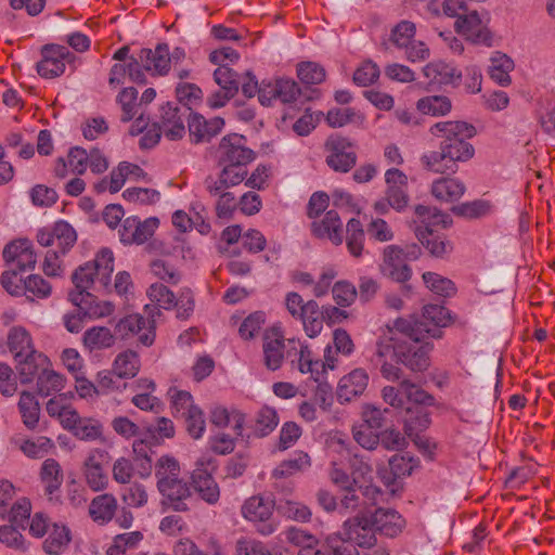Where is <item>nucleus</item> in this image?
<instances>
[{"instance_id": "1", "label": "nucleus", "mask_w": 555, "mask_h": 555, "mask_svg": "<svg viewBox=\"0 0 555 555\" xmlns=\"http://www.w3.org/2000/svg\"><path fill=\"white\" fill-rule=\"evenodd\" d=\"M428 337L440 338L441 332L437 328L430 332L422 323H415L413 318H398L380 330L371 362L384 378L391 382L400 380L403 375L399 364L411 372H425L430 366L434 348L426 340Z\"/></svg>"}, {"instance_id": "2", "label": "nucleus", "mask_w": 555, "mask_h": 555, "mask_svg": "<svg viewBox=\"0 0 555 555\" xmlns=\"http://www.w3.org/2000/svg\"><path fill=\"white\" fill-rule=\"evenodd\" d=\"M429 133L440 140L439 151L422 156L423 166L435 173H455L459 162L469 160L475 149L468 142L476 135V128L466 121H439L429 128Z\"/></svg>"}, {"instance_id": "3", "label": "nucleus", "mask_w": 555, "mask_h": 555, "mask_svg": "<svg viewBox=\"0 0 555 555\" xmlns=\"http://www.w3.org/2000/svg\"><path fill=\"white\" fill-rule=\"evenodd\" d=\"M8 347L22 384L33 382L39 370L50 363L47 356L36 350L30 333L23 326L9 331Z\"/></svg>"}, {"instance_id": "4", "label": "nucleus", "mask_w": 555, "mask_h": 555, "mask_svg": "<svg viewBox=\"0 0 555 555\" xmlns=\"http://www.w3.org/2000/svg\"><path fill=\"white\" fill-rule=\"evenodd\" d=\"M114 271V255L108 248H102L95 258L79 266L72 274L75 289L72 292L88 293L90 288L98 292L112 291L111 276Z\"/></svg>"}, {"instance_id": "5", "label": "nucleus", "mask_w": 555, "mask_h": 555, "mask_svg": "<svg viewBox=\"0 0 555 555\" xmlns=\"http://www.w3.org/2000/svg\"><path fill=\"white\" fill-rule=\"evenodd\" d=\"M170 67V54L167 43H159L155 50L143 48L137 55H131L127 64L131 81L143 85L146 82L145 72L165 75Z\"/></svg>"}, {"instance_id": "6", "label": "nucleus", "mask_w": 555, "mask_h": 555, "mask_svg": "<svg viewBox=\"0 0 555 555\" xmlns=\"http://www.w3.org/2000/svg\"><path fill=\"white\" fill-rule=\"evenodd\" d=\"M274 507L273 500L257 494L245 500L241 507V514L246 520L256 526L258 533L270 535L278 528V524L272 518Z\"/></svg>"}, {"instance_id": "7", "label": "nucleus", "mask_w": 555, "mask_h": 555, "mask_svg": "<svg viewBox=\"0 0 555 555\" xmlns=\"http://www.w3.org/2000/svg\"><path fill=\"white\" fill-rule=\"evenodd\" d=\"M326 165L339 173L349 172L357 164L356 144L339 134L330 135L324 143Z\"/></svg>"}, {"instance_id": "8", "label": "nucleus", "mask_w": 555, "mask_h": 555, "mask_svg": "<svg viewBox=\"0 0 555 555\" xmlns=\"http://www.w3.org/2000/svg\"><path fill=\"white\" fill-rule=\"evenodd\" d=\"M343 531L360 548V555H392L390 545L379 540L370 529L361 527L357 519H346Z\"/></svg>"}, {"instance_id": "9", "label": "nucleus", "mask_w": 555, "mask_h": 555, "mask_svg": "<svg viewBox=\"0 0 555 555\" xmlns=\"http://www.w3.org/2000/svg\"><path fill=\"white\" fill-rule=\"evenodd\" d=\"M155 330L156 325L153 318H145L139 313H134L126 315L117 322L115 325V335L124 340L137 336L140 345L150 347L155 341Z\"/></svg>"}, {"instance_id": "10", "label": "nucleus", "mask_w": 555, "mask_h": 555, "mask_svg": "<svg viewBox=\"0 0 555 555\" xmlns=\"http://www.w3.org/2000/svg\"><path fill=\"white\" fill-rule=\"evenodd\" d=\"M349 519H357L361 527L370 529L375 534L379 533L388 538L399 535L405 527V520L395 509L377 508L371 517L365 515H356Z\"/></svg>"}, {"instance_id": "11", "label": "nucleus", "mask_w": 555, "mask_h": 555, "mask_svg": "<svg viewBox=\"0 0 555 555\" xmlns=\"http://www.w3.org/2000/svg\"><path fill=\"white\" fill-rule=\"evenodd\" d=\"M216 464L211 459H199L191 475V485L201 499L207 504L215 505L220 499V488L212 474Z\"/></svg>"}, {"instance_id": "12", "label": "nucleus", "mask_w": 555, "mask_h": 555, "mask_svg": "<svg viewBox=\"0 0 555 555\" xmlns=\"http://www.w3.org/2000/svg\"><path fill=\"white\" fill-rule=\"evenodd\" d=\"M219 164L248 165L256 153L246 146V138L237 133L224 135L217 150Z\"/></svg>"}, {"instance_id": "13", "label": "nucleus", "mask_w": 555, "mask_h": 555, "mask_svg": "<svg viewBox=\"0 0 555 555\" xmlns=\"http://www.w3.org/2000/svg\"><path fill=\"white\" fill-rule=\"evenodd\" d=\"M77 233L66 221H57L51 228L38 231L37 242L43 247H53L61 255H65L76 243Z\"/></svg>"}, {"instance_id": "14", "label": "nucleus", "mask_w": 555, "mask_h": 555, "mask_svg": "<svg viewBox=\"0 0 555 555\" xmlns=\"http://www.w3.org/2000/svg\"><path fill=\"white\" fill-rule=\"evenodd\" d=\"M41 60L37 72L43 78H55L65 72L66 63L74 61L75 55L64 46L46 44L41 49Z\"/></svg>"}, {"instance_id": "15", "label": "nucleus", "mask_w": 555, "mask_h": 555, "mask_svg": "<svg viewBox=\"0 0 555 555\" xmlns=\"http://www.w3.org/2000/svg\"><path fill=\"white\" fill-rule=\"evenodd\" d=\"M401 253V246L388 245L383 249L379 270L382 274L395 282L404 284L412 276V269Z\"/></svg>"}, {"instance_id": "16", "label": "nucleus", "mask_w": 555, "mask_h": 555, "mask_svg": "<svg viewBox=\"0 0 555 555\" xmlns=\"http://www.w3.org/2000/svg\"><path fill=\"white\" fill-rule=\"evenodd\" d=\"M456 31L467 40L486 47L493 46V35L487 25L481 21L477 11H469L460 16L454 23Z\"/></svg>"}, {"instance_id": "17", "label": "nucleus", "mask_w": 555, "mask_h": 555, "mask_svg": "<svg viewBox=\"0 0 555 555\" xmlns=\"http://www.w3.org/2000/svg\"><path fill=\"white\" fill-rule=\"evenodd\" d=\"M159 221L155 217L140 220L138 217H128L119 230L120 241L124 244L141 245L151 238L158 228Z\"/></svg>"}, {"instance_id": "18", "label": "nucleus", "mask_w": 555, "mask_h": 555, "mask_svg": "<svg viewBox=\"0 0 555 555\" xmlns=\"http://www.w3.org/2000/svg\"><path fill=\"white\" fill-rule=\"evenodd\" d=\"M387 189L385 192L388 205L397 211L403 210L409 204L408 177L397 168L385 172Z\"/></svg>"}, {"instance_id": "19", "label": "nucleus", "mask_w": 555, "mask_h": 555, "mask_svg": "<svg viewBox=\"0 0 555 555\" xmlns=\"http://www.w3.org/2000/svg\"><path fill=\"white\" fill-rule=\"evenodd\" d=\"M423 75L427 79L428 87L442 86L457 87L462 80V72L454 65L444 61H434L423 68Z\"/></svg>"}, {"instance_id": "20", "label": "nucleus", "mask_w": 555, "mask_h": 555, "mask_svg": "<svg viewBox=\"0 0 555 555\" xmlns=\"http://www.w3.org/2000/svg\"><path fill=\"white\" fill-rule=\"evenodd\" d=\"M3 259L18 273L34 269L36 264V255L28 240H16L8 244L3 249Z\"/></svg>"}, {"instance_id": "21", "label": "nucleus", "mask_w": 555, "mask_h": 555, "mask_svg": "<svg viewBox=\"0 0 555 555\" xmlns=\"http://www.w3.org/2000/svg\"><path fill=\"white\" fill-rule=\"evenodd\" d=\"M189 135L193 143L198 144L210 141L223 128L224 120L221 117L206 119L199 114H188Z\"/></svg>"}, {"instance_id": "22", "label": "nucleus", "mask_w": 555, "mask_h": 555, "mask_svg": "<svg viewBox=\"0 0 555 555\" xmlns=\"http://www.w3.org/2000/svg\"><path fill=\"white\" fill-rule=\"evenodd\" d=\"M105 456V451L96 449L92 451L83 462L82 472L85 481L94 492L103 491L108 486V477L103 468Z\"/></svg>"}, {"instance_id": "23", "label": "nucleus", "mask_w": 555, "mask_h": 555, "mask_svg": "<svg viewBox=\"0 0 555 555\" xmlns=\"http://www.w3.org/2000/svg\"><path fill=\"white\" fill-rule=\"evenodd\" d=\"M68 300L80 309L85 317L89 319H100L108 317L114 311V305L106 300H100L91 293L69 292Z\"/></svg>"}, {"instance_id": "24", "label": "nucleus", "mask_w": 555, "mask_h": 555, "mask_svg": "<svg viewBox=\"0 0 555 555\" xmlns=\"http://www.w3.org/2000/svg\"><path fill=\"white\" fill-rule=\"evenodd\" d=\"M284 335L280 327L273 326L263 334V361L270 371L281 367L284 360Z\"/></svg>"}, {"instance_id": "25", "label": "nucleus", "mask_w": 555, "mask_h": 555, "mask_svg": "<svg viewBox=\"0 0 555 555\" xmlns=\"http://www.w3.org/2000/svg\"><path fill=\"white\" fill-rule=\"evenodd\" d=\"M185 117H188L186 112L171 103H167L160 107V121L157 124L167 139L180 140L185 134Z\"/></svg>"}, {"instance_id": "26", "label": "nucleus", "mask_w": 555, "mask_h": 555, "mask_svg": "<svg viewBox=\"0 0 555 555\" xmlns=\"http://www.w3.org/2000/svg\"><path fill=\"white\" fill-rule=\"evenodd\" d=\"M157 489L163 496V506H168L176 512H188L190 509L185 501L191 498L192 492L189 483L182 478L169 481Z\"/></svg>"}, {"instance_id": "27", "label": "nucleus", "mask_w": 555, "mask_h": 555, "mask_svg": "<svg viewBox=\"0 0 555 555\" xmlns=\"http://www.w3.org/2000/svg\"><path fill=\"white\" fill-rule=\"evenodd\" d=\"M311 232L318 238H326L335 245L344 241L343 222L336 210H328L320 221L311 223Z\"/></svg>"}, {"instance_id": "28", "label": "nucleus", "mask_w": 555, "mask_h": 555, "mask_svg": "<svg viewBox=\"0 0 555 555\" xmlns=\"http://www.w3.org/2000/svg\"><path fill=\"white\" fill-rule=\"evenodd\" d=\"M118 511V501L112 493H102L94 496L88 506V515L99 526L109 524Z\"/></svg>"}, {"instance_id": "29", "label": "nucleus", "mask_w": 555, "mask_h": 555, "mask_svg": "<svg viewBox=\"0 0 555 555\" xmlns=\"http://www.w3.org/2000/svg\"><path fill=\"white\" fill-rule=\"evenodd\" d=\"M369 375L363 369H356L345 375L338 385L337 396L340 402H350L366 389Z\"/></svg>"}, {"instance_id": "30", "label": "nucleus", "mask_w": 555, "mask_h": 555, "mask_svg": "<svg viewBox=\"0 0 555 555\" xmlns=\"http://www.w3.org/2000/svg\"><path fill=\"white\" fill-rule=\"evenodd\" d=\"M402 421L405 435L412 439L417 438L431 423L430 413L421 405L405 406Z\"/></svg>"}, {"instance_id": "31", "label": "nucleus", "mask_w": 555, "mask_h": 555, "mask_svg": "<svg viewBox=\"0 0 555 555\" xmlns=\"http://www.w3.org/2000/svg\"><path fill=\"white\" fill-rule=\"evenodd\" d=\"M465 191V184L461 180L451 177L435 180L430 188L431 195L441 203L457 202Z\"/></svg>"}, {"instance_id": "32", "label": "nucleus", "mask_w": 555, "mask_h": 555, "mask_svg": "<svg viewBox=\"0 0 555 555\" xmlns=\"http://www.w3.org/2000/svg\"><path fill=\"white\" fill-rule=\"evenodd\" d=\"M289 343H297L300 347L298 351V359L296 360V367L302 374H310L314 382H319L325 373V364L320 359H317L307 344L300 340L291 339Z\"/></svg>"}, {"instance_id": "33", "label": "nucleus", "mask_w": 555, "mask_h": 555, "mask_svg": "<svg viewBox=\"0 0 555 555\" xmlns=\"http://www.w3.org/2000/svg\"><path fill=\"white\" fill-rule=\"evenodd\" d=\"M415 235L422 245L435 257H443L452 251L453 246L443 234L429 231V228H415Z\"/></svg>"}, {"instance_id": "34", "label": "nucleus", "mask_w": 555, "mask_h": 555, "mask_svg": "<svg viewBox=\"0 0 555 555\" xmlns=\"http://www.w3.org/2000/svg\"><path fill=\"white\" fill-rule=\"evenodd\" d=\"M302 322L304 331L308 337H317L323 330V323L325 322V314L323 309L319 306L315 300H308L306 302V309L299 317Z\"/></svg>"}, {"instance_id": "35", "label": "nucleus", "mask_w": 555, "mask_h": 555, "mask_svg": "<svg viewBox=\"0 0 555 555\" xmlns=\"http://www.w3.org/2000/svg\"><path fill=\"white\" fill-rule=\"evenodd\" d=\"M72 540L69 529L64 525L54 524L42 543L43 551L49 555H60Z\"/></svg>"}, {"instance_id": "36", "label": "nucleus", "mask_w": 555, "mask_h": 555, "mask_svg": "<svg viewBox=\"0 0 555 555\" xmlns=\"http://www.w3.org/2000/svg\"><path fill=\"white\" fill-rule=\"evenodd\" d=\"M346 246L350 255L361 258L364 254L365 230L359 219L351 218L346 224Z\"/></svg>"}, {"instance_id": "37", "label": "nucleus", "mask_w": 555, "mask_h": 555, "mask_svg": "<svg viewBox=\"0 0 555 555\" xmlns=\"http://www.w3.org/2000/svg\"><path fill=\"white\" fill-rule=\"evenodd\" d=\"M112 367L118 377L133 378L141 367L140 357L135 351L127 349L116 356Z\"/></svg>"}, {"instance_id": "38", "label": "nucleus", "mask_w": 555, "mask_h": 555, "mask_svg": "<svg viewBox=\"0 0 555 555\" xmlns=\"http://www.w3.org/2000/svg\"><path fill=\"white\" fill-rule=\"evenodd\" d=\"M40 479L47 494L52 495L61 488L64 479L63 469L54 459H47L40 469Z\"/></svg>"}, {"instance_id": "39", "label": "nucleus", "mask_w": 555, "mask_h": 555, "mask_svg": "<svg viewBox=\"0 0 555 555\" xmlns=\"http://www.w3.org/2000/svg\"><path fill=\"white\" fill-rule=\"evenodd\" d=\"M311 466V460L308 453L304 451L294 452L293 456L282 461L272 472L274 478H286L299 472H304Z\"/></svg>"}, {"instance_id": "40", "label": "nucleus", "mask_w": 555, "mask_h": 555, "mask_svg": "<svg viewBox=\"0 0 555 555\" xmlns=\"http://www.w3.org/2000/svg\"><path fill=\"white\" fill-rule=\"evenodd\" d=\"M451 317L447 308L439 305H427L424 307L422 319H413L415 323H422L426 330H438L450 323Z\"/></svg>"}, {"instance_id": "41", "label": "nucleus", "mask_w": 555, "mask_h": 555, "mask_svg": "<svg viewBox=\"0 0 555 555\" xmlns=\"http://www.w3.org/2000/svg\"><path fill=\"white\" fill-rule=\"evenodd\" d=\"M83 346L89 351L111 348L115 344V335L108 327L93 326L83 334Z\"/></svg>"}, {"instance_id": "42", "label": "nucleus", "mask_w": 555, "mask_h": 555, "mask_svg": "<svg viewBox=\"0 0 555 555\" xmlns=\"http://www.w3.org/2000/svg\"><path fill=\"white\" fill-rule=\"evenodd\" d=\"M414 211L421 222L416 228H429V231H437L438 227L446 229L451 223L447 214L429 206L417 205Z\"/></svg>"}, {"instance_id": "43", "label": "nucleus", "mask_w": 555, "mask_h": 555, "mask_svg": "<svg viewBox=\"0 0 555 555\" xmlns=\"http://www.w3.org/2000/svg\"><path fill=\"white\" fill-rule=\"evenodd\" d=\"M489 75L501 86H508L512 81L509 73L514 69L513 60L501 52H495L490 60Z\"/></svg>"}, {"instance_id": "44", "label": "nucleus", "mask_w": 555, "mask_h": 555, "mask_svg": "<svg viewBox=\"0 0 555 555\" xmlns=\"http://www.w3.org/2000/svg\"><path fill=\"white\" fill-rule=\"evenodd\" d=\"M36 376H38L37 390L40 396L48 397L64 388V376L52 370H48V365L40 369Z\"/></svg>"}, {"instance_id": "45", "label": "nucleus", "mask_w": 555, "mask_h": 555, "mask_svg": "<svg viewBox=\"0 0 555 555\" xmlns=\"http://www.w3.org/2000/svg\"><path fill=\"white\" fill-rule=\"evenodd\" d=\"M416 108L425 115L444 116L452 109V102L446 95H427L416 102Z\"/></svg>"}, {"instance_id": "46", "label": "nucleus", "mask_w": 555, "mask_h": 555, "mask_svg": "<svg viewBox=\"0 0 555 555\" xmlns=\"http://www.w3.org/2000/svg\"><path fill=\"white\" fill-rule=\"evenodd\" d=\"M18 410L24 425L29 429H34L39 422L40 415V405L34 393L29 391L21 393Z\"/></svg>"}, {"instance_id": "47", "label": "nucleus", "mask_w": 555, "mask_h": 555, "mask_svg": "<svg viewBox=\"0 0 555 555\" xmlns=\"http://www.w3.org/2000/svg\"><path fill=\"white\" fill-rule=\"evenodd\" d=\"M181 475L179 462L170 455L160 456L155 464V477L157 488L168 483L169 481L177 480Z\"/></svg>"}, {"instance_id": "48", "label": "nucleus", "mask_w": 555, "mask_h": 555, "mask_svg": "<svg viewBox=\"0 0 555 555\" xmlns=\"http://www.w3.org/2000/svg\"><path fill=\"white\" fill-rule=\"evenodd\" d=\"M279 424L276 411L270 406H262L255 415L251 426L255 436L266 437L270 435Z\"/></svg>"}, {"instance_id": "49", "label": "nucleus", "mask_w": 555, "mask_h": 555, "mask_svg": "<svg viewBox=\"0 0 555 555\" xmlns=\"http://www.w3.org/2000/svg\"><path fill=\"white\" fill-rule=\"evenodd\" d=\"M348 463L353 479V486L373 480L371 464L359 453L348 452Z\"/></svg>"}, {"instance_id": "50", "label": "nucleus", "mask_w": 555, "mask_h": 555, "mask_svg": "<svg viewBox=\"0 0 555 555\" xmlns=\"http://www.w3.org/2000/svg\"><path fill=\"white\" fill-rule=\"evenodd\" d=\"M401 388L410 405H421L426 409L428 406L435 405V397L425 391L424 389H422L416 384L412 383L411 380L402 379Z\"/></svg>"}, {"instance_id": "51", "label": "nucleus", "mask_w": 555, "mask_h": 555, "mask_svg": "<svg viewBox=\"0 0 555 555\" xmlns=\"http://www.w3.org/2000/svg\"><path fill=\"white\" fill-rule=\"evenodd\" d=\"M143 539L140 531L117 534L108 546L106 555H127V551L134 550Z\"/></svg>"}, {"instance_id": "52", "label": "nucleus", "mask_w": 555, "mask_h": 555, "mask_svg": "<svg viewBox=\"0 0 555 555\" xmlns=\"http://www.w3.org/2000/svg\"><path fill=\"white\" fill-rule=\"evenodd\" d=\"M492 205L486 199H476L473 202L462 203L452 207V212L455 216L474 219L489 215L491 212Z\"/></svg>"}, {"instance_id": "53", "label": "nucleus", "mask_w": 555, "mask_h": 555, "mask_svg": "<svg viewBox=\"0 0 555 555\" xmlns=\"http://www.w3.org/2000/svg\"><path fill=\"white\" fill-rule=\"evenodd\" d=\"M138 100V91L133 87L124 88L117 95V103L121 108L120 120L122 122L130 121L137 114L140 103Z\"/></svg>"}, {"instance_id": "54", "label": "nucleus", "mask_w": 555, "mask_h": 555, "mask_svg": "<svg viewBox=\"0 0 555 555\" xmlns=\"http://www.w3.org/2000/svg\"><path fill=\"white\" fill-rule=\"evenodd\" d=\"M423 280L426 286L435 294L442 297H450L456 293L453 281L435 272H425Z\"/></svg>"}, {"instance_id": "55", "label": "nucleus", "mask_w": 555, "mask_h": 555, "mask_svg": "<svg viewBox=\"0 0 555 555\" xmlns=\"http://www.w3.org/2000/svg\"><path fill=\"white\" fill-rule=\"evenodd\" d=\"M176 94L178 101L184 106L182 111L189 114L191 113L192 106L201 102L203 92L196 85L183 82L177 86Z\"/></svg>"}, {"instance_id": "56", "label": "nucleus", "mask_w": 555, "mask_h": 555, "mask_svg": "<svg viewBox=\"0 0 555 555\" xmlns=\"http://www.w3.org/2000/svg\"><path fill=\"white\" fill-rule=\"evenodd\" d=\"M168 396L170 397L172 413L176 417H182L196 406L189 391L169 388Z\"/></svg>"}, {"instance_id": "57", "label": "nucleus", "mask_w": 555, "mask_h": 555, "mask_svg": "<svg viewBox=\"0 0 555 555\" xmlns=\"http://www.w3.org/2000/svg\"><path fill=\"white\" fill-rule=\"evenodd\" d=\"M112 367L111 371H101L96 375V384L100 395H107L115 391H121L127 388V383L122 382Z\"/></svg>"}, {"instance_id": "58", "label": "nucleus", "mask_w": 555, "mask_h": 555, "mask_svg": "<svg viewBox=\"0 0 555 555\" xmlns=\"http://www.w3.org/2000/svg\"><path fill=\"white\" fill-rule=\"evenodd\" d=\"M344 493L338 502V512L341 515L358 513L357 515H364V509L361 498L358 495L356 486L341 490Z\"/></svg>"}, {"instance_id": "59", "label": "nucleus", "mask_w": 555, "mask_h": 555, "mask_svg": "<svg viewBox=\"0 0 555 555\" xmlns=\"http://www.w3.org/2000/svg\"><path fill=\"white\" fill-rule=\"evenodd\" d=\"M297 75L305 85H319L325 79V69L314 62H304L297 67Z\"/></svg>"}, {"instance_id": "60", "label": "nucleus", "mask_w": 555, "mask_h": 555, "mask_svg": "<svg viewBox=\"0 0 555 555\" xmlns=\"http://www.w3.org/2000/svg\"><path fill=\"white\" fill-rule=\"evenodd\" d=\"M53 447L54 443L50 438L40 436L34 440H25L21 446V450L28 457L41 459L46 456Z\"/></svg>"}, {"instance_id": "61", "label": "nucleus", "mask_w": 555, "mask_h": 555, "mask_svg": "<svg viewBox=\"0 0 555 555\" xmlns=\"http://www.w3.org/2000/svg\"><path fill=\"white\" fill-rule=\"evenodd\" d=\"M121 500L130 507H143L149 501V494L145 486L139 482L131 483L129 487L125 488L121 494Z\"/></svg>"}, {"instance_id": "62", "label": "nucleus", "mask_w": 555, "mask_h": 555, "mask_svg": "<svg viewBox=\"0 0 555 555\" xmlns=\"http://www.w3.org/2000/svg\"><path fill=\"white\" fill-rule=\"evenodd\" d=\"M266 322V314L262 311H256L250 313L238 328L240 336L245 339L254 338L261 330L262 325Z\"/></svg>"}, {"instance_id": "63", "label": "nucleus", "mask_w": 555, "mask_h": 555, "mask_svg": "<svg viewBox=\"0 0 555 555\" xmlns=\"http://www.w3.org/2000/svg\"><path fill=\"white\" fill-rule=\"evenodd\" d=\"M189 435L194 439H199L206 428V422L203 411L195 406L189 413L182 416Z\"/></svg>"}, {"instance_id": "64", "label": "nucleus", "mask_w": 555, "mask_h": 555, "mask_svg": "<svg viewBox=\"0 0 555 555\" xmlns=\"http://www.w3.org/2000/svg\"><path fill=\"white\" fill-rule=\"evenodd\" d=\"M325 548L327 555H360V552L357 550V544L347 537L346 539L339 537L328 538Z\"/></svg>"}]
</instances>
